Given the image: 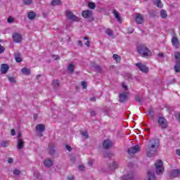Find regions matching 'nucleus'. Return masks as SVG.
I'll list each match as a JSON object with an SVG mask.
<instances>
[{"mask_svg": "<svg viewBox=\"0 0 180 180\" xmlns=\"http://www.w3.org/2000/svg\"><path fill=\"white\" fill-rule=\"evenodd\" d=\"M160 146V141L158 139H153L152 144L149 145L146 148V155L147 157L151 158L157 153V148Z\"/></svg>", "mask_w": 180, "mask_h": 180, "instance_id": "obj_1", "label": "nucleus"}, {"mask_svg": "<svg viewBox=\"0 0 180 180\" xmlns=\"http://www.w3.org/2000/svg\"><path fill=\"white\" fill-rule=\"evenodd\" d=\"M137 51L141 57H151V56H153L151 51L148 47H147V46H146V44H141L138 46Z\"/></svg>", "mask_w": 180, "mask_h": 180, "instance_id": "obj_2", "label": "nucleus"}, {"mask_svg": "<svg viewBox=\"0 0 180 180\" xmlns=\"http://www.w3.org/2000/svg\"><path fill=\"white\" fill-rule=\"evenodd\" d=\"M155 167L157 175H162L164 174V162H162V160L156 161Z\"/></svg>", "mask_w": 180, "mask_h": 180, "instance_id": "obj_3", "label": "nucleus"}, {"mask_svg": "<svg viewBox=\"0 0 180 180\" xmlns=\"http://www.w3.org/2000/svg\"><path fill=\"white\" fill-rule=\"evenodd\" d=\"M158 124L161 129H167L168 127V121L163 117H158Z\"/></svg>", "mask_w": 180, "mask_h": 180, "instance_id": "obj_4", "label": "nucleus"}, {"mask_svg": "<svg viewBox=\"0 0 180 180\" xmlns=\"http://www.w3.org/2000/svg\"><path fill=\"white\" fill-rule=\"evenodd\" d=\"M66 17L70 20H72L73 22H79V18L75 15L72 12L70 11H66Z\"/></svg>", "mask_w": 180, "mask_h": 180, "instance_id": "obj_5", "label": "nucleus"}, {"mask_svg": "<svg viewBox=\"0 0 180 180\" xmlns=\"http://www.w3.org/2000/svg\"><path fill=\"white\" fill-rule=\"evenodd\" d=\"M94 13L89 10H84L82 12V18H84V19H89L91 18V20H95V18L92 17Z\"/></svg>", "mask_w": 180, "mask_h": 180, "instance_id": "obj_6", "label": "nucleus"}, {"mask_svg": "<svg viewBox=\"0 0 180 180\" xmlns=\"http://www.w3.org/2000/svg\"><path fill=\"white\" fill-rule=\"evenodd\" d=\"M140 151V146L136 145L128 148L127 153L129 155H133Z\"/></svg>", "mask_w": 180, "mask_h": 180, "instance_id": "obj_7", "label": "nucleus"}, {"mask_svg": "<svg viewBox=\"0 0 180 180\" xmlns=\"http://www.w3.org/2000/svg\"><path fill=\"white\" fill-rule=\"evenodd\" d=\"M13 40L15 41V43H20V41L23 40V38L20 34L14 33L13 34Z\"/></svg>", "mask_w": 180, "mask_h": 180, "instance_id": "obj_8", "label": "nucleus"}, {"mask_svg": "<svg viewBox=\"0 0 180 180\" xmlns=\"http://www.w3.org/2000/svg\"><path fill=\"white\" fill-rule=\"evenodd\" d=\"M136 66L142 72H148V68L143 65L141 63H136Z\"/></svg>", "mask_w": 180, "mask_h": 180, "instance_id": "obj_9", "label": "nucleus"}, {"mask_svg": "<svg viewBox=\"0 0 180 180\" xmlns=\"http://www.w3.org/2000/svg\"><path fill=\"white\" fill-rule=\"evenodd\" d=\"M135 22L138 25H141L143 22H144V17L141 15L139 13H136V17H135Z\"/></svg>", "mask_w": 180, "mask_h": 180, "instance_id": "obj_10", "label": "nucleus"}, {"mask_svg": "<svg viewBox=\"0 0 180 180\" xmlns=\"http://www.w3.org/2000/svg\"><path fill=\"white\" fill-rule=\"evenodd\" d=\"M0 71L1 74H6L8 71H9V65L6 63H3L1 65Z\"/></svg>", "mask_w": 180, "mask_h": 180, "instance_id": "obj_11", "label": "nucleus"}, {"mask_svg": "<svg viewBox=\"0 0 180 180\" xmlns=\"http://www.w3.org/2000/svg\"><path fill=\"white\" fill-rule=\"evenodd\" d=\"M172 44L175 49H179V39H178V37H173L172 38Z\"/></svg>", "mask_w": 180, "mask_h": 180, "instance_id": "obj_12", "label": "nucleus"}, {"mask_svg": "<svg viewBox=\"0 0 180 180\" xmlns=\"http://www.w3.org/2000/svg\"><path fill=\"white\" fill-rule=\"evenodd\" d=\"M44 130H46V126H44V124H38L36 126V131H37V133H43V131H44Z\"/></svg>", "mask_w": 180, "mask_h": 180, "instance_id": "obj_13", "label": "nucleus"}, {"mask_svg": "<svg viewBox=\"0 0 180 180\" xmlns=\"http://www.w3.org/2000/svg\"><path fill=\"white\" fill-rule=\"evenodd\" d=\"M103 147L105 149L110 148L112 147V141L109 139L105 140L103 142Z\"/></svg>", "mask_w": 180, "mask_h": 180, "instance_id": "obj_14", "label": "nucleus"}, {"mask_svg": "<svg viewBox=\"0 0 180 180\" xmlns=\"http://www.w3.org/2000/svg\"><path fill=\"white\" fill-rule=\"evenodd\" d=\"M180 175V170L178 169L172 170L171 176L172 178H178Z\"/></svg>", "mask_w": 180, "mask_h": 180, "instance_id": "obj_15", "label": "nucleus"}, {"mask_svg": "<svg viewBox=\"0 0 180 180\" xmlns=\"http://www.w3.org/2000/svg\"><path fill=\"white\" fill-rule=\"evenodd\" d=\"M120 98V102H126L127 101V93L124 92L122 94H120L119 96Z\"/></svg>", "mask_w": 180, "mask_h": 180, "instance_id": "obj_16", "label": "nucleus"}, {"mask_svg": "<svg viewBox=\"0 0 180 180\" xmlns=\"http://www.w3.org/2000/svg\"><path fill=\"white\" fill-rule=\"evenodd\" d=\"M44 165L46 167V168H50V167L53 166V160L51 159H47L44 161Z\"/></svg>", "mask_w": 180, "mask_h": 180, "instance_id": "obj_17", "label": "nucleus"}, {"mask_svg": "<svg viewBox=\"0 0 180 180\" xmlns=\"http://www.w3.org/2000/svg\"><path fill=\"white\" fill-rule=\"evenodd\" d=\"M25 146V141H23V139H19L18 140V150H22Z\"/></svg>", "mask_w": 180, "mask_h": 180, "instance_id": "obj_18", "label": "nucleus"}, {"mask_svg": "<svg viewBox=\"0 0 180 180\" xmlns=\"http://www.w3.org/2000/svg\"><path fill=\"white\" fill-rule=\"evenodd\" d=\"M14 57L16 63H22V59L20 58V53H15Z\"/></svg>", "mask_w": 180, "mask_h": 180, "instance_id": "obj_19", "label": "nucleus"}, {"mask_svg": "<svg viewBox=\"0 0 180 180\" xmlns=\"http://www.w3.org/2000/svg\"><path fill=\"white\" fill-rule=\"evenodd\" d=\"M21 72H22V74H24V75H30L31 74L30 69L27 68H22L21 69Z\"/></svg>", "mask_w": 180, "mask_h": 180, "instance_id": "obj_20", "label": "nucleus"}, {"mask_svg": "<svg viewBox=\"0 0 180 180\" xmlns=\"http://www.w3.org/2000/svg\"><path fill=\"white\" fill-rule=\"evenodd\" d=\"M174 71L176 73L180 72V60H176V65H174Z\"/></svg>", "mask_w": 180, "mask_h": 180, "instance_id": "obj_21", "label": "nucleus"}, {"mask_svg": "<svg viewBox=\"0 0 180 180\" xmlns=\"http://www.w3.org/2000/svg\"><path fill=\"white\" fill-rule=\"evenodd\" d=\"M68 70L69 71V72L72 74V72H74V71L75 70V65L72 63L69 64L68 67Z\"/></svg>", "mask_w": 180, "mask_h": 180, "instance_id": "obj_22", "label": "nucleus"}, {"mask_svg": "<svg viewBox=\"0 0 180 180\" xmlns=\"http://www.w3.org/2000/svg\"><path fill=\"white\" fill-rule=\"evenodd\" d=\"M112 13L115 18L118 20V22H122V18H120V15H119V13H117L116 10H114L112 11Z\"/></svg>", "mask_w": 180, "mask_h": 180, "instance_id": "obj_23", "label": "nucleus"}, {"mask_svg": "<svg viewBox=\"0 0 180 180\" xmlns=\"http://www.w3.org/2000/svg\"><path fill=\"white\" fill-rule=\"evenodd\" d=\"M148 180H157V179L155 178V176L154 175V173H151L150 172H148Z\"/></svg>", "mask_w": 180, "mask_h": 180, "instance_id": "obj_24", "label": "nucleus"}, {"mask_svg": "<svg viewBox=\"0 0 180 180\" xmlns=\"http://www.w3.org/2000/svg\"><path fill=\"white\" fill-rule=\"evenodd\" d=\"M27 16H28V19L32 20L34 19V18H36V13H34V12L33 11H30V13H28Z\"/></svg>", "mask_w": 180, "mask_h": 180, "instance_id": "obj_25", "label": "nucleus"}, {"mask_svg": "<svg viewBox=\"0 0 180 180\" xmlns=\"http://www.w3.org/2000/svg\"><path fill=\"white\" fill-rule=\"evenodd\" d=\"M51 5H52V6H56V5H61V1L60 0H52L51 2Z\"/></svg>", "mask_w": 180, "mask_h": 180, "instance_id": "obj_26", "label": "nucleus"}, {"mask_svg": "<svg viewBox=\"0 0 180 180\" xmlns=\"http://www.w3.org/2000/svg\"><path fill=\"white\" fill-rule=\"evenodd\" d=\"M160 16L162 19H165L168 15L167 14V11L161 10L160 11Z\"/></svg>", "mask_w": 180, "mask_h": 180, "instance_id": "obj_27", "label": "nucleus"}, {"mask_svg": "<svg viewBox=\"0 0 180 180\" xmlns=\"http://www.w3.org/2000/svg\"><path fill=\"white\" fill-rule=\"evenodd\" d=\"M112 58H114V60L116 61V63H120V61H121L122 58H120V56L117 55V54H114L112 56Z\"/></svg>", "mask_w": 180, "mask_h": 180, "instance_id": "obj_28", "label": "nucleus"}, {"mask_svg": "<svg viewBox=\"0 0 180 180\" xmlns=\"http://www.w3.org/2000/svg\"><path fill=\"white\" fill-rule=\"evenodd\" d=\"M118 165L116 162H113L112 164L110 165L109 168L110 169H116L117 168Z\"/></svg>", "mask_w": 180, "mask_h": 180, "instance_id": "obj_29", "label": "nucleus"}, {"mask_svg": "<svg viewBox=\"0 0 180 180\" xmlns=\"http://www.w3.org/2000/svg\"><path fill=\"white\" fill-rule=\"evenodd\" d=\"M155 5H156L157 8H162L163 6L161 0H155Z\"/></svg>", "mask_w": 180, "mask_h": 180, "instance_id": "obj_30", "label": "nucleus"}, {"mask_svg": "<svg viewBox=\"0 0 180 180\" xmlns=\"http://www.w3.org/2000/svg\"><path fill=\"white\" fill-rule=\"evenodd\" d=\"M55 153H56V147L51 146L49 145V154H51V155H53V154H54Z\"/></svg>", "mask_w": 180, "mask_h": 180, "instance_id": "obj_31", "label": "nucleus"}, {"mask_svg": "<svg viewBox=\"0 0 180 180\" xmlns=\"http://www.w3.org/2000/svg\"><path fill=\"white\" fill-rule=\"evenodd\" d=\"M105 34H107L108 36H113V30L110 28H107L105 30Z\"/></svg>", "mask_w": 180, "mask_h": 180, "instance_id": "obj_32", "label": "nucleus"}, {"mask_svg": "<svg viewBox=\"0 0 180 180\" xmlns=\"http://www.w3.org/2000/svg\"><path fill=\"white\" fill-rule=\"evenodd\" d=\"M53 86L55 88H59L60 87V82L58 80H53Z\"/></svg>", "mask_w": 180, "mask_h": 180, "instance_id": "obj_33", "label": "nucleus"}, {"mask_svg": "<svg viewBox=\"0 0 180 180\" xmlns=\"http://www.w3.org/2000/svg\"><path fill=\"white\" fill-rule=\"evenodd\" d=\"M96 6V5L94 2H90L88 4V8H89V9H95Z\"/></svg>", "mask_w": 180, "mask_h": 180, "instance_id": "obj_34", "label": "nucleus"}, {"mask_svg": "<svg viewBox=\"0 0 180 180\" xmlns=\"http://www.w3.org/2000/svg\"><path fill=\"white\" fill-rule=\"evenodd\" d=\"M174 58L176 59V61H180V52L176 51L174 53Z\"/></svg>", "mask_w": 180, "mask_h": 180, "instance_id": "obj_35", "label": "nucleus"}, {"mask_svg": "<svg viewBox=\"0 0 180 180\" xmlns=\"http://www.w3.org/2000/svg\"><path fill=\"white\" fill-rule=\"evenodd\" d=\"M24 5H32L33 4V0H23Z\"/></svg>", "mask_w": 180, "mask_h": 180, "instance_id": "obj_36", "label": "nucleus"}, {"mask_svg": "<svg viewBox=\"0 0 180 180\" xmlns=\"http://www.w3.org/2000/svg\"><path fill=\"white\" fill-rule=\"evenodd\" d=\"M81 134L84 139H89V135H88V132L86 131H81Z\"/></svg>", "mask_w": 180, "mask_h": 180, "instance_id": "obj_37", "label": "nucleus"}, {"mask_svg": "<svg viewBox=\"0 0 180 180\" xmlns=\"http://www.w3.org/2000/svg\"><path fill=\"white\" fill-rule=\"evenodd\" d=\"M15 20V18L13 17H8L7 19L8 23H13V22Z\"/></svg>", "mask_w": 180, "mask_h": 180, "instance_id": "obj_38", "label": "nucleus"}, {"mask_svg": "<svg viewBox=\"0 0 180 180\" xmlns=\"http://www.w3.org/2000/svg\"><path fill=\"white\" fill-rule=\"evenodd\" d=\"M82 86H83L84 89H86V88H88V84H86V82H82Z\"/></svg>", "mask_w": 180, "mask_h": 180, "instance_id": "obj_39", "label": "nucleus"}, {"mask_svg": "<svg viewBox=\"0 0 180 180\" xmlns=\"http://www.w3.org/2000/svg\"><path fill=\"white\" fill-rule=\"evenodd\" d=\"M8 146H9V143H8L7 141H4L1 143L2 147H8Z\"/></svg>", "mask_w": 180, "mask_h": 180, "instance_id": "obj_40", "label": "nucleus"}, {"mask_svg": "<svg viewBox=\"0 0 180 180\" xmlns=\"http://www.w3.org/2000/svg\"><path fill=\"white\" fill-rule=\"evenodd\" d=\"M95 68L97 70L98 72H101V71H102V68H101L99 65H96Z\"/></svg>", "mask_w": 180, "mask_h": 180, "instance_id": "obj_41", "label": "nucleus"}, {"mask_svg": "<svg viewBox=\"0 0 180 180\" xmlns=\"http://www.w3.org/2000/svg\"><path fill=\"white\" fill-rule=\"evenodd\" d=\"M5 51V47L0 44V54H2Z\"/></svg>", "mask_w": 180, "mask_h": 180, "instance_id": "obj_42", "label": "nucleus"}, {"mask_svg": "<svg viewBox=\"0 0 180 180\" xmlns=\"http://www.w3.org/2000/svg\"><path fill=\"white\" fill-rule=\"evenodd\" d=\"M149 115L151 116V117H154V111L151 109L148 110Z\"/></svg>", "mask_w": 180, "mask_h": 180, "instance_id": "obj_43", "label": "nucleus"}, {"mask_svg": "<svg viewBox=\"0 0 180 180\" xmlns=\"http://www.w3.org/2000/svg\"><path fill=\"white\" fill-rule=\"evenodd\" d=\"M111 155H113V154H112L109 152H107L105 153L104 157L110 158Z\"/></svg>", "mask_w": 180, "mask_h": 180, "instance_id": "obj_44", "label": "nucleus"}, {"mask_svg": "<svg viewBox=\"0 0 180 180\" xmlns=\"http://www.w3.org/2000/svg\"><path fill=\"white\" fill-rule=\"evenodd\" d=\"M14 175H20V171L15 169L13 171Z\"/></svg>", "mask_w": 180, "mask_h": 180, "instance_id": "obj_45", "label": "nucleus"}, {"mask_svg": "<svg viewBox=\"0 0 180 180\" xmlns=\"http://www.w3.org/2000/svg\"><path fill=\"white\" fill-rule=\"evenodd\" d=\"M65 148L68 151H72V148H71V146H68V145H66L65 146Z\"/></svg>", "mask_w": 180, "mask_h": 180, "instance_id": "obj_46", "label": "nucleus"}, {"mask_svg": "<svg viewBox=\"0 0 180 180\" xmlns=\"http://www.w3.org/2000/svg\"><path fill=\"white\" fill-rule=\"evenodd\" d=\"M78 168H79V171H85V167L82 165H79Z\"/></svg>", "mask_w": 180, "mask_h": 180, "instance_id": "obj_47", "label": "nucleus"}, {"mask_svg": "<svg viewBox=\"0 0 180 180\" xmlns=\"http://www.w3.org/2000/svg\"><path fill=\"white\" fill-rule=\"evenodd\" d=\"M133 32H134V29L129 28L127 33L131 34V33H133Z\"/></svg>", "mask_w": 180, "mask_h": 180, "instance_id": "obj_48", "label": "nucleus"}, {"mask_svg": "<svg viewBox=\"0 0 180 180\" xmlns=\"http://www.w3.org/2000/svg\"><path fill=\"white\" fill-rule=\"evenodd\" d=\"M8 164H13V159L12 158H8Z\"/></svg>", "mask_w": 180, "mask_h": 180, "instance_id": "obj_49", "label": "nucleus"}, {"mask_svg": "<svg viewBox=\"0 0 180 180\" xmlns=\"http://www.w3.org/2000/svg\"><path fill=\"white\" fill-rule=\"evenodd\" d=\"M8 80L10 81V82H15V77H9Z\"/></svg>", "mask_w": 180, "mask_h": 180, "instance_id": "obj_50", "label": "nucleus"}, {"mask_svg": "<svg viewBox=\"0 0 180 180\" xmlns=\"http://www.w3.org/2000/svg\"><path fill=\"white\" fill-rule=\"evenodd\" d=\"M158 57H161L162 58H164L165 56H164V53H159L158 54Z\"/></svg>", "mask_w": 180, "mask_h": 180, "instance_id": "obj_51", "label": "nucleus"}, {"mask_svg": "<svg viewBox=\"0 0 180 180\" xmlns=\"http://www.w3.org/2000/svg\"><path fill=\"white\" fill-rule=\"evenodd\" d=\"M136 102H141V98H140V96H136Z\"/></svg>", "mask_w": 180, "mask_h": 180, "instance_id": "obj_52", "label": "nucleus"}, {"mask_svg": "<svg viewBox=\"0 0 180 180\" xmlns=\"http://www.w3.org/2000/svg\"><path fill=\"white\" fill-rule=\"evenodd\" d=\"M16 132L15 131V129H11V136H15Z\"/></svg>", "mask_w": 180, "mask_h": 180, "instance_id": "obj_53", "label": "nucleus"}, {"mask_svg": "<svg viewBox=\"0 0 180 180\" xmlns=\"http://www.w3.org/2000/svg\"><path fill=\"white\" fill-rule=\"evenodd\" d=\"M124 179H125V180H131V179H133V177L132 176H130V177H127V176H124Z\"/></svg>", "mask_w": 180, "mask_h": 180, "instance_id": "obj_54", "label": "nucleus"}, {"mask_svg": "<svg viewBox=\"0 0 180 180\" xmlns=\"http://www.w3.org/2000/svg\"><path fill=\"white\" fill-rule=\"evenodd\" d=\"M53 57L55 58V60H60V56L56 55H53Z\"/></svg>", "mask_w": 180, "mask_h": 180, "instance_id": "obj_55", "label": "nucleus"}, {"mask_svg": "<svg viewBox=\"0 0 180 180\" xmlns=\"http://www.w3.org/2000/svg\"><path fill=\"white\" fill-rule=\"evenodd\" d=\"M85 44L86 46H87V47H89V46L91 45V42L89 41H86Z\"/></svg>", "mask_w": 180, "mask_h": 180, "instance_id": "obj_56", "label": "nucleus"}, {"mask_svg": "<svg viewBox=\"0 0 180 180\" xmlns=\"http://www.w3.org/2000/svg\"><path fill=\"white\" fill-rule=\"evenodd\" d=\"M90 113H91V116H95L96 115V113L94 110L91 111Z\"/></svg>", "mask_w": 180, "mask_h": 180, "instance_id": "obj_57", "label": "nucleus"}, {"mask_svg": "<svg viewBox=\"0 0 180 180\" xmlns=\"http://www.w3.org/2000/svg\"><path fill=\"white\" fill-rule=\"evenodd\" d=\"M122 88H124V89H127V85H125L124 83H122Z\"/></svg>", "mask_w": 180, "mask_h": 180, "instance_id": "obj_58", "label": "nucleus"}, {"mask_svg": "<svg viewBox=\"0 0 180 180\" xmlns=\"http://www.w3.org/2000/svg\"><path fill=\"white\" fill-rule=\"evenodd\" d=\"M96 100V98L95 97H91V98H90V101H91V102H95Z\"/></svg>", "mask_w": 180, "mask_h": 180, "instance_id": "obj_59", "label": "nucleus"}, {"mask_svg": "<svg viewBox=\"0 0 180 180\" xmlns=\"http://www.w3.org/2000/svg\"><path fill=\"white\" fill-rule=\"evenodd\" d=\"M176 153L177 155H180V149H177L176 150Z\"/></svg>", "mask_w": 180, "mask_h": 180, "instance_id": "obj_60", "label": "nucleus"}, {"mask_svg": "<svg viewBox=\"0 0 180 180\" xmlns=\"http://www.w3.org/2000/svg\"><path fill=\"white\" fill-rule=\"evenodd\" d=\"M20 137H22V134L21 133H18V136H17L18 140H19V139H20Z\"/></svg>", "mask_w": 180, "mask_h": 180, "instance_id": "obj_61", "label": "nucleus"}, {"mask_svg": "<svg viewBox=\"0 0 180 180\" xmlns=\"http://www.w3.org/2000/svg\"><path fill=\"white\" fill-rule=\"evenodd\" d=\"M78 44H79L80 46H81V47H82V41H81V40H79L78 41Z\"/></svg>", "mask_w": 180, "mask_h": 180, "instance_id": "obj_62", "label": "nucleus"}, {"mask_svg": "<svg viewBox=\"0 0 180 180\" xmlns=\"http://www.w3.org/2000/svg\"><path fill=\"white\" fill-rule=\"evenodd\" d=\"M68 180H73L74 179V176H68Z\"/></svg>", "mask_w": 180, "mask_h": 180, "instance_id": "obj_63", "label": "nucleus"}, {"mask_svg": "<svg viewBox=\"0 0 180 180\" xmlns=\"http://www.w3.org/2000/svg\"><path fill=\"white\" fill-rule=\"evenodd\" d=\"M88 164L91 167V166H92V164H94V163L91 161H89Z\"/></svg>", "mask_w": 180, "mask_h": 180, "instance_id": "obj_64", "label": "nucleus"}]
</instances>
